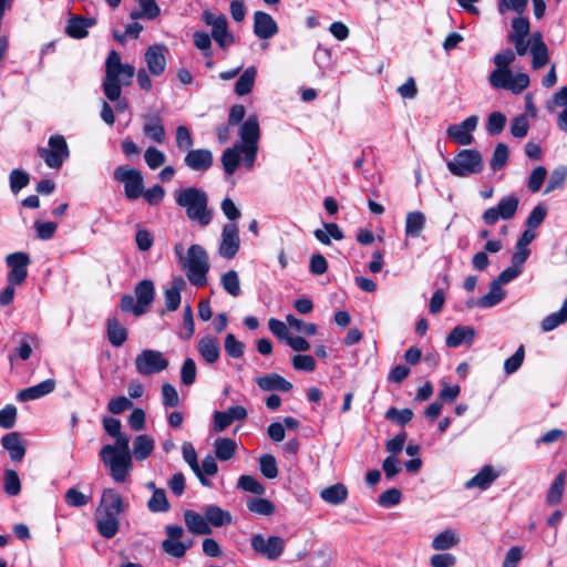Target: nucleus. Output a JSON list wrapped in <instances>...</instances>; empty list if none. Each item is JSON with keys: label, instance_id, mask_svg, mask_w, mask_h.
I'll list each match as a JSON object with an SVG mask.
<instances>
[{"label": "nucleus", "instance_id": "nucleus-1", "mask_svg": "<svg viewBox=\"0 0 567 567\" xmlns=\"http://www.w3.org/2000/svg\"><path fill=\"white\" fill-rule=\"evenodd\" d=\"M135 75V68L122 63L117 51L112 50L105 61V76L103 80V92L110 101L118 100L122 94V86L132 83Z\"/></svg>", "mask_w": 567, "mask_h": 567}, {"label": "nucleus", "instance_id": "nucleus-2", "mask_svg": "<svg viewBox=\"0 0 567 567\" xmlns=\"http://www.w3.org/2000/svg\"><path fill=\"white\" fill-rule=\"evenodd\" d=\"M176 204L185 209L190 221L200 227L208 226L213 220V210L208 208V195L197 187H186L175 194Z\"/></svg>", "mask_w": 567, "mask_h": 567}, {"label": "nucleus", "instance_id": "nucleus-3", "mask_svg": "<svg viewBox=\"0 0 567 567\" xmlns=\"http://www.w3.org/2000/svg\"><path fill=\"white\" fill-rule=\"evenodd\" d=\"M114 437L116 439L115 445H104L100 451V456L103 463L110 468L114 481L122 483L126 480L128 468L132 464L128 446L130 437L122 433Z\"/></svg>", "mask_w": 567, "mask_h": 567}, {"label": "nucleus", "instance_id": "nucleus-4", "mask_svg": "<svg viewBox=\"0 0 567 567\" xmlns=\"http://www.w3.org/2000/svg\"><path fill=\"white\" fill-rule=\"evenodd\" d=\"M189 282L195 287H204L207 284L209 270L208 256L199 245H192L188 248L187 257L183 264Z\"/></svg>", "mask_w": 567, "mask_h": 567}, {"label": "nucleus", "instance_id": "nucleus-5", "mask_svg": "<svg viewBox=\"0 0 567 567\" xmlns=\"http://www.w3.org/2000/svg\"><path fill=\"white\" fill-rule=\"evenodd\" d=\"M259 122L256 115H250L244 124L240 126L239 136L241 138V143H238L243 151V163L244 166L248 169L252 168L257 151H258V140H259Z\"/></svg>", "mask_w": 567, "mask_h": 567}, {"label": "nucleus", "instance_id": "nucleus-6", "mask_svg": "<svg viewBox=\"0 0 567 567\" xmlns=\"http://www.w3.org/2000/svg\"><path fill=\"white\" fill-rule=\"evenodd\" d=\"M447 168L457 177L476 175L484 168L483 157L477 150H462L447 162Z\"/></svg>", "mask_w": 567, "mask_h": 567}, {"label": "nucleus", "instance_id": "nucleus-7", "mask_svg": "<svg viewBox=\"0 0 567 567\" xmlns=\"http://www.w3.org/2000/svg\"><path fill=\"white\" fill-rule=\"evenodd\" d=\"M113 176L116 182L124 185L125 197L128 200H135L142 196L144 179L138 169L120 165L114 169Z\"/></svg>", "mask_w": 567, "mask_h": 567}, {"label": "nucleus", "instance_id": "nucleus-8", "mask_svg": "<svg viewBox=\"0 0 567 567\" xmlns=\"http://www.w3.org/2000/svg\"><path fill=\"white\" fill-rule=\"evenodd\" d=\"M49 148L39 147L38 154L50 168L59 169L70 156L69 146L64 136L52 135L48 142Z\"/></svg>", "mask_w": 567, "mask_h": 567}, {"label": "nucleus", "instance_id": "nucleus-9", "mask_svg": "<svg viewBox=\"0 0 567 567\" xmlns=\"http://www.w3.org/2000/svg\"><path fill=\"white\" fill-rule=\"evenodd\" d=\"M168 360L158 350L145 349L135 358V368L141 375H152L167 369Z\"/></svg>", "mask_w": 567, "mask_h": 567}, {"label": "nucleus", "instance_id": "nucleus-10", "mask_svg": "<svg viewBox=\"0 0 567 567\" xmlns=\"http://www.w3.org/2000/svg\"><path fill=\"white\" fill-rule=\"evenodd\" d=\"M519 198L516 195H508L503 197L497 206L486 209L482 219L486 225H494L499 219H512L518 209Z\"/></svg>", "mask_w": 567, "mask_h": 567}, {"label": "nucleus", "instance_id": "nucleus-11", "mask_svg": "<svg viewBox=\"0 0 567 567\" xmlns=\"http://www.w3.org/2000/svg\"><path fill=\"white\" fill-rule=\"evenodd\" d=\"M166 539L162 542V550L174 558H183L187 550L193 546V542H181L184 536V529L179 525H167L165 527Z\"/></svg>", "mask_w": 567, "mask_h": 567}, {"label": "nucleus", "instance_id": "nucleus-12", "mask_svg": "<svg viewBox=\"0 0 567 567\" xmlns=\"http://www.w3.org/2000/svg\"><path fill=\"white\" fill-rule=\"evenodd\" d=\"M6 262L10 269L7 275L8 282L11 286L22 285L28 276L29 255L22 251L13 252L7 256Z\"/></svg>", "mask_w": 567, "mask_h": 567}, {"label": "nucleus", "instance_id": "nucleus-13", "mask_svg": "<svg viewBox=\"0 0 567 567\" xmlns=\"http://www.w3.org/2000/svg\"><path fill=\"white\" fill-rule=\"evenodd\" d=\"M250 544L256 553L269 560L277 559L285 549V540L279 536H270L266 539L261 534H256L251 537Z\"/></svg>", "mask_w": 567, "mask_h": 567}, {"label": "nucleus", "instance_id": "nucleus-14", "mask_svg": "<svg viewBox=\"0 0 567 567\" xmlns=\"http://www.w3.org/2000/svg\"><path fill=\"white\" fill-rule=\"evenodd\" d=\"M240 247L239 230L236 224L228 223L223 226L221 241L218 252L226 259H233Z\"/></svg>", "mask_w": 567, "mask_h": 567}, {"label": "nucleus", "instance_id": "nucleus-15", "mask_svg": "<svg viewBox=\"0 0 567 567\" xmlns=\"http://www.w3.org/2000/svg\"><path fill=\"white\" fill-rule=\"evenodd\" d=\"M478 117L471 115L460 124H453L447 127L449 138L458 145H470L473 142L472 132L476 130Z\"/></svg>", "mask_w": 567, "mask_h": 567}, {"label": "nucleus", "instance_id": "nucleus-16", "mask_svg": "<svg viewBox=\"0 0 567 567\" xmlns=\"http://www.w3.org/2000/svg\"><path fill=\"white\" fill-rule=\"evenodd\" d=\"M185 165L195 172H206L214 164V156L208 148L189 150L184 158Z\"/></svg>", "mask_w": 567, "mask_h": 567}, {"label": "nucleus", "instance_id": "nucleus-17", "mask_svg": "<svg viewBox=\"0 0 567 567\" xmlns=\"http://www.w3.org/2000/svg\"><path fill=\"white\" fill-rule=\"evenodd\" d=\"M167 51L166 47L163 44H153L150 45L145 52V62L147 64V69L151 74L154 76H159L165 72L166 69V58L165 52Z\"/></svg>", "mask_w": 567, "mask_h": 567}, {"label": "nucleus", "instance_id": "nucleus-18", "mask_svg": "<svg viewBox=\"0 0 567 567\" xmlns=\"http://www.w3.org/2000/svg\"><path fill=\"white\" fill-rule=\"evenodd\" d=\"M254 32L259 39H270L278 33L277 22L269 13L257 11L254 14Z\"/></svg>", "mask_w": 567, "mask_h": 567}, {"label": "nucleus", "instance_id": "nucleus-19", "mask_svg": "<svg viewBox=\"0 0 567 567\" xmlns=\"http://www.w3.org/2000/svg\"><path fill=\"white\" fill-rule=\"evenodd\" d=\"M2 447L8 451L12 462H21L27 449L19 432H10L1 437Z\"/></svg>", "mask_w": 567, "mask_h": 567}, {"label": "nucleus", "instance_id": "nucleus-20", "mask_svg": "<svg viewBox=\"0 0 567 567\" xmlns=\"http://www.w3.org/2000/svg\"><path fill=\"white\" fill-rule=\"evenodd\" d=\"M95 24V19L85 18L79 14H70L65 33L72 39H84L87 37V29Z\"/></svg>", "mask_w": 567, "mask_h": 567}, {"label": "nucleus", "instance_id": "nucleus-21", "mask_svg": "<svg viewBox=\"0 0 567 567\" xmlns=\"http://www.w3.org/2000/svg\"><path fill=\"white\" fill-rule=\"evenodd\" d=\"M143 120V133L152 141L162 144L166 136L162 117L155 113L144 115Z\"/></svg>", "mask_w": 567, "mask_h": 567}, {"label": "nucleus", "instance_id": "nucleus-22", "mask_svg": "<svg viewBox=\"0 0 567 567\" xmlns=\"http://www.w3.org/2000/svg\"><path fill=\"white\" fill-rule=\"evenodd\" d=\"M55 381L53 379H47L33 386H29L27 389L21 390L17 394V399L20 402H28L32 400H38L42 396H45L54 391Z\"/></svg>", "mask_w": 567, "mask_h": 567}, {"label": "nucleus", "instance_id": "nucleus-23", "mask_svg": "<svg viewBox=\"0 0 567 567\" xmlns=\"http://www.w3.org/2000/svg\"><path fill=\"white\" fill-rule=\"evenodd\" d=\"M197 350L200 357L209 364L216 363L220 357L218 339L213 336H205L199 339Z\"/></svg>", "mask_w": 567, "mask_h": 567}, {"label": "nucleus", "instance_id": "nucleus-24", "mask_svg": "<svg viewBox=\"0 0 567 567\" xmlns=\"http://www.w3.org/2000/svg\"><path fill=\"white\" fill-rule=\"evenodd\" d=\"M140 312H146L152 305L155 296V288L152 280L144 279L140 281L134 289Z\"/></svg>", "mask_w": 567, "mask_h": 567}, {"label": "nucleus", "instance_id": "nucleus-25", "mask_svg": "<svg viewBox=\"0 0 567 567\" xmlns=\"http://www.w3.org/2000/svg\"><path fill=\"white\" fill-rule=\"evenodd\" d=\"M530 53L533 56V68L535 70L542 69L548 63V49L539 32L533 34L532 37Z\"/></svg>", "mask_w": 567, "mask_h": 567}, {"label": "nucleus", "instance_id": "nucleus-26", "mask_svg": "<svg viewBox=\"0 0 567 567\" xmlns=\"http://www.w3.org/2000/svg\"><path fill=\"white\" fill-rule=\"evenodd\" d=\"M475 339V330L467 326H456L446 337V346L457 348L463 343L471 346Z\"/></svg>", "mask_w": 567, "mask_h": 567}, {"label": "nucleus", "instance_id": "nucleus-27", "mask_svg": "<svg viewBox=\"0 0 567 567\" xmlns=\"http://www.w3.org/2000/svg\"><path fill=\"white\" fill-rule=\"evenodd\" d=\"M256 383L264 391L288 392L292 389V384L277 373L259 377L257 378Z\"/></svg>", "mask_w": 567, "mask_h": 567}, {"label": "nucleus", "instance_id": "nucleus-28", "mask_svg": "<svg viewBox=\"0 0 567 567\" xmlns=\"http://www.w3.org/2000/svg\"><path fill=\"white\" fill-rule=\"evenodd\" d=\"M186 287V281L178 276L172 280L171 287L164 292L165 306L168 311H175L181 305V291Z\"/></svg>", "mask_w": 567, "mask_h": 567}, {"label": "nucleus", "instance_id": "nucleus-29", "mask_svg": "<svg viewBox=\"0 0 567 567\" xmlns=\"http://www.w3.org/2000/svg\"><path fill=\"white\" fill-rule=\"evenodd\" d=\"M205 518L209 526L224 527L233 523L231 514L217 505H208L204 509Z\"/></svg>", "mask_w": 567, "mask_h": 567}, {"label": "nucleus", "instance_id": "nucleus-30", "mask_svg": "<svg viewBox=\"0 0 567 567\" xmlns=\"http://www.w3.org/2000/svg\"><path fill=\"white\" fill-rule=\"evenodd\" d=\"M106 333L109 342L116 348L123 346L128 336L127 329L115 317L107 319Z\"/></svg>", "mask_w": 567, "mask_h": 567}, {"label": "nucleus", "instance_id": "nucleus-31", "mask_svg": "<svg viewBox=\"0 0 567 567\" xmlns=\"http://www.w3.org/2000/svg\"><path fill=\"white\" fill-rule=\"evenodd\" d=\"M184 520L188 530L196 535H209L212 528L208 525L205 515H200L194 511H186L184 513Z\"/></svg>", "mask_w": 567, "mask_h": 567}, {"label": "nucleus", "instance_id": "nucleus-32", "mask_svg": "<svg viewBox=\"0 0 567 567\" xmlns=\"http://www.w3.org/2000/svg\"><path fill=\"white\" fill-rule=\"evenodd\" d=\"M182 453H183V458L189 465L192 471L195 473V475L197 476V478L199 480L202 485L209 487L212 485V483L207 477L202 475L200 466H199V463L197 460V453H196L193 444L189 442H185L182 446Z\"/></svg>", "mask_w": 567, "mask_h": 567}, {"label": "nucleus", "instance_id": "nucleus-33", "mask_svg": "<svg viewBox=\"0 0 567 567\" xmlns=\"http://www.w3.org/2000/svg\"><path fill=\"white\" fill-rule=\"evenodd\" d=\"M497 474L491 465H485L482 470L465 483L466 488L477 487L482 491L487 489L497 478Z\"/></svg>", "mask_w": 567, "mask_h": 567}, {"label": "nucleus", "instance_id": "nucleus-34", "mask_svg": "<svg viewBox=\"0 0 567 567\" xmlns=\"http://www.w3.org/2000/svg\"><path fill=\"white\" fill-rule=\"evenodd\" d=\"M118 519L116 515L102 513L96 518V529L99 534L106 538H113L118 532Z\"/></svg>", "mask_w": 567, "mask_h": 567}, {"label": "nucleus", "instance_id": "nucleus-35", "mask_svg": "<svg viewBox=\"0 0 567 567\" xmlns=\"http://www.w3.org/2000/svg\"><path fill=\"white\" fill-rule=\"evenodd\" d=\"M241 155H244L241 147L236 144L223 152L220 161L224 172L227 176H231L236 172L240 164Z\"/></svg>", "mask_w": 567, "mask_h": 567}, {"label": "nucleus", "instance_id": "nucleus-36", "mask_svg": "<svg viewBox=\"0 0 567 567\" xmlns=\"http://www.w3.org/2000/svg\"><path fill=\"white\" fill-rule=\"evenodd\" d=\"M103 513L118 516L124 511L122 496L114 489L107 488L102 495Z\"/></svg>", "mask_w": 567, "mask_h": 567}, {"label": "nucleus", "instance_id": "nucleus-37", "mask_svg": "<svg viewBox=\"0 0 567 567\" xmlns=\"http://www.w3.org/2000/svg\"><path fill=\"white\" fill-rule=\"evenodd\" d=\"M426 218L425 215L420 212H410L405 218V236L411 238L420 237L422 230L425 227Z\"/></svg>", "mask_w": 567, "mask_h": 567}, {"label": "nucleus", "instance_id": "nucleus-38", "mask_svg": "<svg viewBox=\"0 0 567 567\" xmlns=\"http://www.w3.org/2000/svg\"><path fill=\"white\" fill-rule=\"evenodd\" d=\"M506 292L502 289V285L493 280L489 286V291L476 301L480 308H492L504 300Z\"/></svg>", "mask_w": 567, "mask_h": 567}, {"label": "nucleus", "instance_id": "nucleus-39", "mask_svg": "<svg viewBox=\"0 0 567 567\" xmlns=\"http://www.w3.org/2000/svg\"><path fill=\"white\" fill-rule=\"evenodd\" d=\"M212 37L223 49L233 43L234 37L228 32V22L224 14L218 16V22L212 28Z\"/></svg>", "mask_w": 567, "mask_h": 567}, {"label": "nucleus", "instance_id": "nucleus-40", "mask_svg": "<svg viewBox=\"0 0 567 567\" xmlns=\"http://www.w3.org/2000/svg\"><path fill=\"white\" fill-rule=\"evenodd\" d=\"M320 496L328 504L339 505L347 499L348 489L343 484L337 483L322 489Z\"/></svg>", "mask_w": 567, "mask_h": 567}, {"label": "nucleus", "instance_id": "nucleus-41", "mask_svg": "<svg viewBox=\"0 0 567 567\" xmlns=\"http://www.w3.org/2000/svg\"><path fill=\"white\" fill-rule=\"evenodd\" d=\"M214 450L216 457L219 461L225 462L235 455L237 451V443L235 440L229 437H218L214 442Z\"/></svg>", "mask_w": 567, "mask_h": 567}, {"label": "nucleus", "instance_id": "nucleus-42", "mask_svg": "<svg viewBox=\"0 0 567 567\" xmlns=\"http://www.w3.org/2000/svg\"><path fill=\"white\" fill-rule=\"evenodd\" d=\"M256 75L257 70L255 66L247 68L235 84V93L239 96L250 93L254 87Z\"/></svg>", "mask_w": 567, "mask_h": 567}, {"label": "nucleus", "instance_id": "nucleus-43", "mask_svg": "<svg viewBox=\"0 0 567 567\" xmlns=\"http://www.w3.org/2000/svg\"><path fill=\"white\" fill-rule=\"evenodd\" d=\"M324 229H316L313 231L315 237L323 245H330L332 237L336 240H342L344 238L343 231L334 223H324Z\"/></svg>", "mask_w": 567, "mask_h": 567}, {"label": "nucleus", "instance_id": "nucleus-44", "mask_svg": "<svg viewBox=\"0 0 567 567\" xmlns=\"http://www.w3.org/2000/svg\"><path fill=\"white\" fill-rule=\"evenodd\" d=\"M154 450V441L145 434L138 435L133 442V454L137 461L147 458Z\"/></svg>", "mask_w": 567, "mask_h": 567}, {"label": "nucleus", "instance_id": "nucleus-45", "mask_svg": "<svg viewBox=\"0 0 567 567\" xmlns=\"http://www.w3.org/2000/svg\"><path fill=\"white\" fill-rule=\"evenodd\" d=\"M566 321H567V298L564 300V303H563L561 308L559 309V311L553 312L543 319L542 329L545 332H549Z\"/></svg>", "mask_w": 567, "mask_h": 567}, {"label": "nucleus", "instance_id": "nucleus-46", "mask_svg": "<svg viewBox=\"0 0 567 567\" xmlns=\"http://www.w3.org/2000/svg\"><path fill=\"white\" fill-rule=\"evenodd\" d=\"M147 507L152 513H166L171 505L163 488H155L147 502Z\"/></svg>", "mask_w": 567, "mask_h": 567}, {"label": "nucleus", "instance_id": "nucleus-47", "mask_svg": "<svg viewBox=\"0 0 567 567\" xmlns=\"http://www.w3.org/2000/svg\"><path fill=\"white\" fill-rule=\"evenodd\" d=\"M457 543L458 538L455 533L451 529H446L434 537L432 548L435 550H447L456 546Z\"/></svg>", "mask_w": 567, "mask_h": 567}, {"label": "nucleus", "instance_id": "nucleus-48", "mask_svg": "<svg viewBox=\"0 0 567 567\" xmlns=\"http://www.w3.org/2000/svg\"><path fill=\"white\" fill-rule=\"evenodd\" d=\"M247 508L255 514L264 516H271L276 511L275 505L269 499L261 497L249 498L247 501Z\"/></svg>", "mask_w": 567, "mask_h": 567}, {"label": "nucleus", "instance_id": "nucleus-49", "mask_svg": "<svg viewBox=\"0 0 567 567\" xmlns=\"http://www.w3.org/2000/svg\"><path fill=\"white\" fill-rule=\"evenodd\" d=\"M565 486V472L559 473L553 484L550 485L547 493V503L549 505H558L563 498Z\"/></svg>", "mask_w": 567, "mask_h": 567}, {"label": "nucleus", "instance_id": "nucleus-50", "mask_svg": "<svg viewBox=\"0 0 567 567\" xmlns=\"http://www.w3.org/2000/svg\"><path fill=\"white\" fill-rule=\"evenodd\" d=\"M567 179V167L565 165L557 166L549 176L545 188V194L551 193L564 187Z\"/></svg>", "mask_w": 567, "mask_h": 567}, {"label": "nucleus", "instance_id": "nucleus-51", "mask_svg": "<svg viewBox=\"0 0 567 567\" xmlns=\"http://www.w3.org/2000/svg\"><path fill=\"white\" fill-rule=\"evenodd\" d=\"M224 290L231 297H238L241 293L240 281L237 271L228 270L220 279Z\"/></svg>", "mask_w": 567, "mask_h": 567}, {"label": "nucleus", "instance_id": "nucleus-52", "mask_svg": "<svg viewBox=\"0 0 567 567\" xmlns=\"http://www.w3.org/2000/svg\"><path fill=\"white\" fill-rule=\"evenodd\" d=\"M512 78V70L511 69H501L496 68L493 70L488 76L489 84L494 89H508V83Z\"/></svg>", "mask_w": 567, "mask_h": 567}, {"label": "nucleus", "instance_id": "nucleus-53", "mask_svg": "<svg viewBox=\"0 0 567 567\" xmlns=\"http://www.w3.org/2000/svg\"><path fill=\"white\" fill-rule=\"evenodd\" d=\"M10 189L13 194H18L22 188L30 183V176L27 172L16 168L12 169L9 176Z\"/></svg>", "mask_w": 567, "mask_h": 567}, {"label": "nucleus", "instance_id": "nucleus-54", "mask_svg": "<svg viewBox=\"0 0 567 567\" xmlns=\"http://www.w3.org/2000/svg\"><path fill=\"white\" fill-rule=\"evenodd\" d=\"M4 491L10 496H17L21 492V483L14 470H6L3 474Z\"/></svg>", "mask_w": 567, "mask_h": 567}, {"label": "nucleus", "instance_id": "nucleus-55", "mask_svg": "<svg viewBox=\"0 0 567 567\" xmlns=\"http://www.w3.org/2000/svg\"><path fill=\"white\" fill-rule=\"evenodd\" d=\"M238 487L256 495H262L266 491L265 486L251 475H241L238 480Z\"/></svg>", "mask_w": 567, "mask_h": 567}, {"label": "nucleus", "instance_id": "nucleus-56", "mask_svg": "<svg viewBox=\"0 0 567 567\" xmlns=\"http://www.w3.org/2000/svg\"><path fill=\"white\" fill-rule=\"evenodd\" d=\"M506 116L501 112H493L488 115L486 131L489 135H498L506 125Z\"/></svg>", "mask_w": 567, "mask_h": 567}, {"label": "nucleus", "instance_id": "nucleus-57", "mask_svg": "<svg viewBox=\"0 0 567 567\" xmlns=\"http://www.w3.org/2000/svg\"><path fill=\"white\" fill-rule=\"evenodd\" d=\"M226 353L234 359L241 358L245 352V344L237 340L233 333H228L224 342Z\"/></svg>", "mask_w": 567, "mask_h": 567}, {"label": "nucleus", "instance_id": "nucleus-58", "mask_svg": "<svg viewBox=\"0 0 567 567\" xmlns=\"http://www.w3.org/2000/svg\"><path fill=\"white\" fill-rule=\"evenodd\" d=\"M194 145V138L189 128L185 125H179L176 128V146L179 151H189Z\"/></svg>", "mask_w": 567, "mask_h": 567}, {"label": "nucleus", "instance_id": "nucleus-59", "mask_svg": "<svg viewBox=\"0 0 567 567\" xmlns=\"http://www.w3.org/2000/svg\"><path fill=\"white\" fill-rule=\"evenodd\" d=\"M259 466L261 474L267 478H276L278 476V467L275 456L271 454H264L259 458Z\"/></svg>", "mask_w": 567, "mask_h": 567}, {"label": "nucleus", "instance_id": "nucleus-60", "mask_svg": "<svg viewBox=\"0 0 567 567\" xmlns=\"http://www.w3.org/2000/svg\"><path fill=\"white\" fill-rule=\"evenodd\" d=\"M529 130V121L527 115L519 114L511 122V134L516 138H523L527 135Z\"/></svg>", "mask_w": 567, "mask_h": 567}, {"label": "nucleus", "instance_id": "nucleus-61", "mask_svg": "<svg viewBox=\"0 0 567 567\" xmlns=\"http://www.w3.org/2000/svg\"><path fill=\"white\" fill-rule=\"evenodd\" d=\"M508 159V147L504 143H498L494 150L493 157L489 162L493 171L503 168Z\"/></svg>", "mask_w": 567, "mask_h": 567}, {"label": "nucleus", "instance_id": "nucleus-62", "mask_svg": "<svg viewBox=\"0 0 567 567\" xmlns=\"http://www.w3.org/2000/svg\"><path fill=\"white\" fill-rule=\"evenodd\" d=\"M546 176H547V169L544 166L535 167L528 177V182H527L528 189L532 193H537L542 188V186L546 179Z\"/></svg>", "mask_w": 567, "mask_h": 567}, {"label": "nucleus", "instance_id": "nucleus-63", "mask_svg": "<svg viewBox=\"0 0 567 567\" xmlns=\"http://www.w3.org/2000/svg\"><path fill=\"white\" fill-rule=\"evenodd\" d=\"M385 417L404 426L412 420L413 411L410 409L398 410L396 408H390L385 413Z\"/></svg>", "mask_w": 567, "mask_h": 567}, {"label": "nucleus", "instance_id": "nucleus-64", "mask_svg": "<svg viewBox=\"0 0 567 567\" xmlns=\"http://www.w3.org/2000/svg\"><path fill=\"white\" fill-rule=\"evenodd\" d=\"M144 158H145L147 166L151 169H156V168L161 167L166 161L165 154L154 146H150L145 151Z\"/></svg>", "mask_w": 567, "mask_h": 567}]
</instances>
